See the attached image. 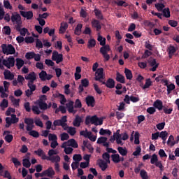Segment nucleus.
Wrapping results in <instances>:
<instances>
[{
  "mask_svg": "<svg viewBox=\"0 0 179 179\" xmlns=\"http://www.w3.org/2000/svg\"><path fill=\"white\" fill-rule=\"evenodd\" d=\"M8 68V69H10V68H13L15 66V57L10 56L7 60L0 59V69H5V67Z\"/></svg>",
  "mask_w": 179,
  "mask_h": 179,
  "instance_id": "obj_1",
  "label": "nucleus"
},
{
  "mask_svg": "<svg viewBox=\"0 0 179 179\" xmlns=\"http://www.w3.org/2000/svg\"><path fill=\"white\" fill-rule=\"evenodd\" d=\"M93 124L96 127L97 125H103V119L99 118L97 115L87 116L85 118V125H89V124Z\"/></svg>",
  "mask_w": 179,
  "mask_h": 179,
  "instance_id": "obj_2",
  "label": "nucleus"
},
{
  "mask_svg": "<svg viewBox=\"0 0 179 179\" xmlns=\"http://www.w3.org/2000/svg\"><path fill=\"white\" fill-rule=\"evenodd\" d=\"M1 48L3 54H6V55H13L16 52V49L12 44H2Z\"/></svg>",
  "mask_w": 179,
  "mask_h": 179,
  "instance_id": "obj_3",
  "label": "nucleus"
},
{
  "mask_svg": "<svg viewBox=\"0 0 179 179\" xmlns=\"http://www.w3.org/2000/svg\"><path fill=\"white\" fill-rule=\"evenodd\" d=\"M110 51H111V48H110V45H105L100 48L99 52L103 55L104 58V62L110 61V55H108V52H110Z\"/></svg>",
  "mask_w": 179,
  "mask_h": 179,
  "instance_id": "obj_4",
  "label": "nucleus"
},
{
  "mask_svg": "<svg viewBox=\"0 0 179 179\" xmlns=\"http://www.w3.org/2000/svg\"><path fill=\"white\" fill-rule=\"evenodd\" d=\"M104 72V69L99 68L97 69V71L95 72V80L96 82H100V83H103L104 80V74L103 73Z\"/></svg>",
  "mask_w": 179,
  "mask_h": 179,
  "instance_id": "obj_5",
  "label": "nucleus"
},
{
  "mask_svg": "<svg viewBox=\"0 0 179 179\" xmlns=\"http://www.w3.org/2000/svg\"><path fill=\"white\" fill-rule=\"evenodd\" d=\"M52 61H55L56 64H59L64 61V55L58 53L57 50H55L52 52Z\"/></svg>",
  "mask_w": 179,
  "mask_h": 179,
  "instance_id": "obj_6",
  "label": "nucleus"
},
{
  "mask_svg": "<svg viewBox=\"0 0 179 179\" xmlns=\"http://www.w3.org/2000/svg\"><path fill=\"white\" fill-rule=\"evenodd\" d=\"M85 103L87 107H94L96 106V99H94V96L88 95L85 98Z\"/></svg>",
  "mask_w": 179,
  "mask_h": 179,
  "instance_id": "obj_7",
  "label": "nucleus"
},
{
  "mask_svg": "<svg viewBox=\"0 0 179 179\" xmlns=\"http://www.w3.org/2000/svg\"><path fill=\"white\" fill-rule=\"evenodd\" d=\"M102 85H105L108 89H114L115 87V81L113 78H108L106 82L104 80L102 82Z\"/></svg>",
  "mask_w": 179,
  "mask_h": 179,
  "instance_id": "obj_8",
  "label": "nucleus"
},
{
  "mask_svg": "<svg viewBox=\"0 0 179 179\" xmlns=\"http://www.w3.org/2000/svg\"><path fill=\"white\" fill-rule=\"evenodd\" d=\"M89 86V80L87 78L81 80V84L78 87V93H83L85 90L83 87H87Z\"/></svg>",
  "mask_w": 179,
  "mask_h": 179,
  "instance_id": "obj_9",
  "label": "nucleus"
},
{
  "mask_svg": "<svg viewBox=\"0 0 179 179\" xmlns=\"http://www.w3.org/2000/svg\"><path fill=\"white\" fill-rule=\"evenodd\" d=\"M42 176H43V177H52V176H55V171H54L52 167H49L42 172Z\"/></svg>",
  "mask_w": 179,
  "mask_h": 179,
  "instance_id": "obj_10",
  "label": "nucleus"
},
{
  "mask_svg": "<svg viewBox=\"0 0 179 179\" xmlns=\"http://www.w3.org/2000/svg\"><path fill=\"white\" fill-rule=\"evenodd\" d=\"M10 19L12 23H19L20 22H22V17L20 16V14L17 13H13Z\"/></svg>",
  "mask_w": 179,
  "mask_h": 179,
  "instance_id": "obj_11",
  "label": "nucleus"
},
{
  "mask_svg": "<svg viewBox=\"0 0 179 179\" xmlns=\"http://www.w3.org/2000/svg\"><path fill=\"white\" fill-rule=\"evenodd\" d=\"M22 17H25L27 20L33 19V11H20Z\"/></svg>",
  "mask_w": 179,
  "mask_h": 179,
  "instance_id": "obj_12",
  "label": "nucleus"
},
{
  "mask_svg": "<svg viewBox=\"0 0 179 179\" xmlns=\"http://www.w3.org/2000/svg\"><path fill=\"white\" fill-rule=\"evenodd\" d=\"M82 122H83V119L82 117L79 116V115H76V118L73 122V127H80V124H82Z\"/></svg>",
  "mask_w": 179,
  "mask_h": 179,
  "instance_id": "obj_13",
  "label": "nucleus"
},
{
  "mask_svg": "<svg viewBox=\"0 0 179 179\" xmlns=\"http://www.w3.org/2000/svg\"><path fill=\"white\" fill-rule=\"evenodd\" d=\"M34 153L35 155H37V156H38L39 157H41L42 160H47L48 156L41 148L38 149V150H35Z\"/></svg>",
  "mask_w": 179,
  "mask_h": 179,
  "instance_id": "obj_14",
  "label": "nucleus"
},
{
  "mask_svg": "<svg viewBox=\"0 0 179 179\" xmlns=\"http://www.w3.org/2000/svg\"><path fill=\"white\" fill-rule=\"evenodd\" d=\"M27 158L23 159H22V166L24 167H26V169L30 168V166H31V163H30V152H28L27 154Z\"/></svg>",
  "mask_w": 179,
  "mask_h": 179,
  "instance_id": "obj_15",
  "label": "nucleus"
},
{
  "mask_svg": "<svg viewBox=\"0 0 179 179\" xmlns=\"http://www.w3.org/2000/svg\"><path fill=\"white\" fill-rule=\"evenodd\" d=\"M153 107L155 108H157V110H159V111H162V110L164 108V106H163V101H162V100L160 99H157L154 103H153Z\"/></svg>",
  "mask_w": 179,
  "mask_h": 179,
  "instance_id": "obj_16",
  "label": "nucleus"
},
{
  "mask_svg": "<svg viewBox=\"0 0 179 179\" xmlns=\"http://www.w3.org/2000/svg\"><path fill=\"white\" fill-rule=\"evenodd\" d=\"M46 160L49 162H52V163H59L61 162V157L59 155L52 156V157H48Z\"/></svg>",
  "mask_w": 179,
  "mask_h": 179,
  "instance_id": "obj_17",
  "label": "nucleus"
},
{
  "mask_svg": "<svg viewBox=\"0 0 179 179\" xmlns=\"http://www.w3.org/2000/svg\"><path fill=\"white\" fill-rule=\"evenodd\" d=\"M92 27L96 29V31H100L101 30V24H100V22L97 20H93L92 21Z\"/></svg>",
  "mask_w": 179,
  "mask_h": 179,
  "instance_id": "obj_18",
  "label": "nucleus"
},
{
  "mask_svg": "<svg viewBox=\"0 0 179 179\" xmlns=\"http://www.w3.org/2000/svg\"><path fill=\"white\" fill-rule=\"evenodd\" d=\"M67 143L68 146H71V148H74V149H78L79 146L78 145V142H76V141L73 138L68 140Z\"/></svg>",
  "mask_w": 179,
  "mask_h": 179,
  "instance_id": "obj_19",
  "label": "nucleus"
},
{
  "mask_svg": "<svg viewBox=\"0 0 179 179\" xmlns=\"http://www.w3.org/2000/svg\"><path fill=\"white\" fill-rule=\"evenodd\" d=\"M66 107L68 108V111L70 113L76 114V110H73V101H70L68 103H66Z\"/></svg>",
  "mask_w": 179,
  "mask_h": 179,
  "instance_id": "obj_20",
  "label": "nucleus"
},
{
  "mask_svg": "<svg viewBox=\"0 0 179 179\" xmlns=\"http://www.w3.org/2000/svg\"><path fill=\"white\" fill-rule=\"evenodd\" d=\"M3 75L6 80H13V79L15 78V76L12 74L9 70L6 71L3 73Z\"/></svg>",
  "mask_w": 179,
  "mask_h": 179,
  "instance_id": "obj_21",
  "label": "nucleus"
},
{
  "mask_svg": "<svg viewBox=\"0 0 179 179\" xmlns=\"http://www.w3.org/2000/svg\"><path fill=\"white\" fill-rule=\"evenodd\" d=\"M38 105L40 110H43V111H45V110L48 108V104H47L44 101H38Z\"/></svg>",
  "mask_w": 179,
  "mask_h": 179,
  "instance_id": "obj_22",
  "label": "nucleus"
},
{
  "mask_svg": "<svg viewBox=\"0 0 179 179\" xmlns=\"http://www.w3.org/2000/svg\"><path fill=\"white\" fill-rule=\"evenodd\" d=\"M68 29V23L67 22H62L59 28L60 34H64L66 29Z\"/></svg>",
  "mask_w": 179,
  "mask_h": 179,
  "instance_id": "obj_23",
  "label": "nucleus"
},
{
  "mask_svg": "<svg viewBox=\"0 0 179 179\" xmlns=\"http://www.w3.org/2000/svg\"><path fill=\"white\" fill-rule=\"evenodd\" d=\"M116 80L120 83H125V77L119 72H117L116 73Z\"/></svg>",
  "mask_w": 179,
  "mask_h": 179,
  "instance_id": "obj_24",
  "label": "nucleus"
},
{
  "mask_svg": "<svg viewBox=\"0 0 179 179\" xmlns=\"http://www.w3.org/2000/svg\"><path fill=\"white\" fill-rule=\"evenodd\" d=\"M169 136V133L166 131H161L159 134V138H161L163 141V143H166V141H167V137Z\"/></svg>",
  "mask_w": 179,
  "mask_h": 179,
  "instance_id": "obj_25",
  "label": "nucleus"
},
{
  "mask_svg": "<svg viewBox=\"0 0 179 179\" xmlns=\"http://www.w3.org/2000/svg\"><path fill=\"white\" fill-rule=\"evenodd\" d=\"M94 13H95V16L96 17H97V19H99L100 20H103V19H104V17H103V13H101V10L95 8L94 10Z\"/></svg>",
  "mask_w": 179,
  "mask_h": 179,
  "instance_id": "obj_26",
  "label": "nucleus"
},
{
  "mask_svg": "<svg viewBox=\"0 0 179 179\" xmlns=\"http://www.w3.org/2000/svg\"><path fill=\"white\" fill-rule=\"evenodd\" d=\"M99 166L100 169H101L102 171H106V170H107V167H108V165H107V163H106V162H104L102 159L99 160Z\"/></svg>",
  "mask_w": 179,
  "mask_h": 179,
  "instance_id": "obj_27",
  "label": "nucleus"
},
{
  "mask_svg": "<svg viewBox=\"0 0 179 179\" xmlns=\"http://www.w3.org/2000/svg\"><path fill=\"white\" fill-rule=\"evenodd\" d=\"M117 151L121 156H127V155H128V150H127V148L118 147Z\"/></svg>",
  "mask_w": 179,
  "mask_h": 179,
  "instance_id": "obj_28",
  "label": "nucleus"
},
{
  "mask_svg": "<svg viewBox=\"0 0 179 179\" xmlns=\"http://www.w3.org/2000/svg\"><path fill=\"white\" fill-rule=\"evenodd\" d=\"M83 25H82V24H78L77 25V27L75 29V31L74 34H76V36H80V34H82V27Z\"/></svg>",
  "mask_w": 179,
  "mask_h": 179,
  "instance_id": "obj_29",
  "label": "nucleus"
},
{
  "mask_svg": "<svg viewBox=\"0 0 179 179\" xmlns=\"http://www.w3.org/2000/svg\"><path fill=\"white\" fill-rule=\"evenodd\" d=\"M24 65V61L20 58L16 59V66L17 69H20Z\"/></svg>",
  "mask_w": 179,
  "mask_h": 179,
  "instance_id": "obj_30",
  "label": "nucleus"
},
{
  "mask_svg": "<svg viewBox=\"0 0 179 179\" xmlns=\"http://www.w3.org/2000/svg\"><path fill=\"white\" fill-rule=\"evenodd\" d=\"M54 97H60L62 99L61 100V104H65L66 103V99L65 98V96L64 94L57 93L53 94Z\"/></svg>",
  "mask_w": 179,
  "mask_h": 179,
  "instance_id": "obj_31",
  "label": "nucleus"
},
{
  "mask_svg": "<svg viewBox=\"0 0 179 179\" xmlns=\"http://www.w3.org/2000/svg\"><path fill=\"white\" fill-rule=\"evenodd\" d=\"M100 45L104 46L106 45V38H103L100 35V33H98V38H97Z\"/></svg>",
  "mask_w": 179,
  "mask_h": 179,
  "instance_id": "obj_32",
  "label": "nucleus"
},
{
  "mask_svg": "<svg viewBox=\"0 0 179 179\" xmlns=\"http://www.w3.org/2000/svg\"><path fill=\"white\" fill-rule=\"evenodd\" d=\"M124 73L127 80H131L133 78L132 71L128 69H124Z\"/></svg>",
  "mask_w": 179,
  "mask_h": 179,
  "instance_id": "obj_33",
  "label": "nucleus"
},
{
  "mask_svg": "<svg viewBox=\"0 0 179 179\" xmlns=\"http://www.w3.org/2000/svg\"><path fill=\"white\" fill-rule=\"evenodd\" d=\"M111 159L113 163L117 164L120 163V155L119 154H113L111 155Z\"/></svg>",
  "mask_w": 179,
  "mask_h": 179,
  "instance_id": "obj_34",
  "label": "nucleus"
},
{
  "mask_svg": "<svg viewBox=\"0 0 179 179\" xmlns=\"http://www.w3.org/2000/svg\"><path fill=\"white\" fill-rule=\"evenodd\" d=\"M34 114H36V115H39V114H41V110H40V107L37 106H32L31 108Z\"/></svg>",
  "mask_w": 179,
  "mask_h": 179,
  "instance_id": "obj_35",
  "label": "nucleus"
},
{
  "mask_svg": "<svg viewBox=\"0 0 179 179\" xmlns=\"http://www.w3.org/2000/svg\"><path fill=\"white\" fill-rule=\"evenodd\" d=\"M34 124H35L36 127H40L41 128H43V127H44V124H43V122L41 121L40 117L35 118Z\"/></svg>",
  "mask_w": 179,
  "mask_h": 179,
  "instance_id": "obj_36",
  "label": "nucleus"
},
{
  "mask_svg": "<svg viewBox=\"0 0 179 179\" xmlns=\"http://www.w3.org/2000/svg\"><path fill=\"white\" fill-rule=\"evenodd\" d=\"M94 47H96V41L94 38L90 39L88 41V44H87V48H93Z\"/></svg>",
  "mask_w": 179,
  "mask_h": 179,
  "instance_id": "obj_37",
  "label": "nucleus"
},
{
  "mask_svg": "<svg viewBox=\"0 0 179 179\" xmlns=\"http://www.w3.org/2000/svg\"><path fill=\"white\" fill-rule=\"evenodd\" d=\"M163 16L164 17L169 18L171 16L170 14V8H166L164 10H162Z\"/></svg>",
  "mask_w": 179,
  "mask_h": 179,
  "instance_id": "obj_38",
  "label": "nucleus"
},
{
  "mask_svg": "<svg viewBox=\"0 0 179 179\" xmlns=\"http://www.w3.org/2000/svg\"><path fill=\"white\" fill-rule=\"evenodd\" d=\"M46 76H47V71H42L41 73H39V78L42 82H44L46 80Z\"/></svg>",
  "mask_w": 179,
  "mask_h": 179,
  "instance_id": "obj_39",
  "label": "nucleus"
},
{
  "mask_svg": "<svg viewBox=\"0 0 179 179\" xmlns=\"http://www.w3.org/2000/svg\"><path fill=\"white\" fill-rule=\"evenodd\" d=\"M36 53L34 52H28L25 54L26 59H33Z\"/></svg>",
  "mask_w": 179,
  "mask_h": 179,
  "instance_id": "obj_40",
  "label": "nucleus"
},
{
  "mask_svg": "<svg viewBox=\"0 0 179 179\" xmlns=\"http://www.w3.org/2000/svg\"><path fill=\"white\" fill-rule=\"evenodd\" d=\"M24 122L27 125H33V124H34V119L31 117H26Z\"/></svg>",
  "mask_w": 179,
  "mask_h": 179,
  "instance_id": "obj_41",
  "label": "nucleus"
},
{
  "mask_svg": "<svg viewBox=\"0 0 179 179\" xmlns=\"http://www.w3.org/2000/svg\"><path fill=\"white\" fill-rule=\"evenodd\" d=\"M167 87V94H170V93H171V92H173V90H174V89H176V85L173 83H171L170 85H168L166 86Z\"/></svg>",
  "mask_w": 179,
  "mask_h": 179,
  "instance_id": "obj_42",
  "label": "nucleus"
},
{
  "mask_svg": "<svg viewBox=\"0 0 179 179\" xmlns=\"http://www.w3.org/2000/svg\"><path fill=\"white\" fill-rule=\"evenodd\" d=\"M11 162H13L15 167H19V166H22V163H20V161L17 159L16 157H13L11 159Z\"/></svg>",
  "mask_w": 179,
  "mask_h": 179,
  "instance_id": "obj_43",
  "label": "nucleus"
},
{
  "mask_svg": "<svg viewBox=\"0 0 179 179\" xmlns=\"http://www.w3.org/2000/svg\"><path fill=\"white\" fill-rule=\"evenodd\" d=\"M140 176L142 179H149V176H148V172L145 171V169H142L140 171Z\"/></svg>",
  "mask_w": 179,
  "mask_h": 179,
  "instance_id": "obj_44",
  "label": "nucleus"
},
{
  "mask_svg": "<svg viewBox=\"0 0 179 179\" xmlns=\"http://www.w3.org/2000/svg\"><path fill=\"white\" fill-rule=\"evenodd\" d=\"M80 135H81V136H84L85 138H89V136L92 135V132L87 131V129H86L85 131H81L80 132Z\"/></svg>",
  "mask_w": 179,
  "mask_h": 179,
  "instance_id": "obj_45",
  "label": "nucleus"
},
{
  "mask_svg": "<svg viewBox=\"0 0 179 179\" xmlns=\"http://www.w3.org/2000/svg\"><path fill=\"white\" fill-rule=\"evenodd\" d=\"M99 134L100 135H111V131H110L109 129H104L103 128H101L100 129L99 131Z\"/></svg>",
  "mask_w": 179,
  "mask_h": 179,
  "instance_id": "obj_46",
  "label": "nucleus"
},
{
  "mask_svg": "<svg viewBox=\"0 0 179 179\" xmlns=\"http://www.w3.org/2000/svg\"><path fill=\"white\" fill-rule=\"evenodd\" d=\"M73 160H74L75 162L79 163L82 160V155L80 154H75L73 156Z\"/></svg>",
  "mask_w": 179,
  "mask_h": 179,
  "instance_id": "obj_47",
  "label": "nucleus"
},
{
  "mask_svg": "<svg viewBox=\"0 0 179 179\" xmlns=\"http://www.w3.org/2000/svg\"><path fill=\"white\" fill-rule=\"evenodd\" d=\"M67 132L68 134H69V135H71V136H73L76 134V128L70 127H69Z\"/></svg>",
  "mask_w": 179,
  "mask_h": 179,
  "instance_id": "obj_48",
  "label": "nucleus"
},
{
  "mask_svg": "<svg viewBox=\"0 0 179 179\" xmlns=\"http://www.w3.org/2000/svg\"><path fill=\"white\" fill-rule=\"evenodd\" d=\"M36 78L37 77H36V73L34 72L29 73L27 76H25L26 80H29L31 79H36Z\"/></svg>",
  "mask_w": 179,
  "mask_h": 179,
  "instance_id": "obj_49",
  "label": "nucleus"
},
{
  "mask_svg": "<svg viewBox=\"0 0 179 179\" xmlns=\"http://www.w3.org/2000/svg\"><path fill=\"white\" fill-rule=\"evenodd\" d=\"M152 86V80L150 78H148L145 81V83L144 86L143 87V89L145 90V89H149Z\"/></svg>",
  "mask_w": 179,
  "mask_h": 179,
  "instance_id": "obj_50",
  "label": "nucleus"
},
{
  "mask_svg": "<svg viewBox=\"0 0 179 179\" xmlns=\"http://www.w3.org/2000/svg\"><path fill=\"white\" fill-rule=\"evenodd\" d=\"M29 135H30V136H33V138H38V136H40V133L36 130H32L29 132Z\"/></svg>",
  "mask_w": 179,
  "mask_h": 179,
  "instance_id": "obj_51",
  "label": "nucleus"
},
{
  "mask_svg": "<svg viewBox=\"0 0 179 179\" xmlns=\"http://www.w3.org/2000/svg\"><path fill=\"white\" fill-rule=\"evenodd\" d=\"M3 34L6 36H10V27L9 26H5L3 28Z\"/></svg>",
  "mask_w": 179,
  "mask_h": 179,
  "instance_id": "obj_52",
  "label": "nucleus"
},
{
  "mask_svg": "<svg viewBox=\"0 0 179 179\" xmlns=\"http://www.w3.org/2000/svg\"><path fill=\"white\" fill-rule=\"evenodd\" d=\"M53 127H64V123L61 120H55L53 122Z\"/></svg>",
  "mask_w": 179,
  "mask_h": 179,
  "instance_id": "obj_53",
  "label": "nucleus"
},
{
  "mask_svg": "<svg viewBox=\"0 0 179 179\" xmlns=\"http://www.w3.org/2000/svg\"><path fill=\"white\" fill-rule=\"evenodd\" d=\"M158 162H159V158H157V155L156 154H153L150 160L151 164H155Z\"/></svg>",
  "mask_w": 179,
  "mask_h": 179,
  "instance_id": "obj_54",
  "label": "nucleus"
},
{
  "mask_svg": "<svg viewBox=\"0 0 179 179\" xmlns=\"http://www.w3.org/2000/svg\"><path fill=\"white\" fill-rule=\"evenodd\" d=\"M8 106V100L3 99L0 103V107H1V108H7Z\"/></svg>",
  "mask_w": 179,
  "mask_h": 179,
  "instance_id": "obj_55",
  "label": "nucleus"
},
{
  "mask_svg": "<svg viewBox=\"0 0 179 179\" xmlns=\"http://www.w3.org/2000/svg\"><path fill=\"white\" fill-rule=\"evenodd\" d=\"M107 137H99L98 139H97V141H96V143H98V145H101V143H103L105 142H107Z\"/></svg>",
  "mask_w": 179,
  "mask_h": 179,
  "instance_id": "obj_56",
  "label": "nucleus"
},
{
  "mask_svg": "<svg viewBox=\"0 0 179 179\" xmlns=\"http://www.w3.org/2000/svg\"><path fill=\"white\" fill-rule=\"evenodd\" d=\"M6 142H8V143H10L12 141H13V136L12 134H7L4 138Z\"/></svg>",
  "mask_w": 179,
  "mask_h": 179,
  "instance_id": "obj_57",
  "label": "nucleus"
},
{
  "mask_svg": "<svg viewBox=\"0 0 179 179\" xmlns=\"http://www.w3.org/2000/svg\"><path fill=\"white\" fill-rule=\"evenodd\" d=\"M3 6L4 8H6V9L12 10V6L10 5V3L8 0L3 1Z\"/></svg>",
  "mask_w": 179,
  "mask_h": 179,
  "instance_id": "obj_58",
  "label": "nucleus"
},
{
  "mask_svg": "<svg viewBox=\"0 0 179 179\" xmlns=\"http://www.w3.org/2000/svg\"><path fill=\"white\" fill-rule=\"evenodd\" d=\"M24 108L27 113H30V111H31V108H30V102H25L24 103Z\"/></svg>",
  "mask_w": 179,
  "mask_h": 179,
  "instance_id": "obj_59",
  "label": "nucleus"
},
{
  "mask_svg": "<svg viewBox=\"0 0 179 179\" xmlns=\"http://www.w3.org/2000/svg\"><path fill=\"white\" fill-rule=\"evenodd\" d=\"M172 142H176V140H174V136L171 135L167 141V145L171 146V148H173V146H171Z\"/></svg>",
  "mask_w": 179,
  "mask_h": 179,
  "instance_id": "obj_60",
  "label": "nucleus"
},
{
  "mask_svg": "<svg viewBox=\"0 0 179 179\" xmlns=\"http://www.w3.org/2000/svg\"><path fill=\"white\" fill-rule=\"evenodd\" d=\"M61 141H68L69 139V135L66 133H63L60 135Z\"/></svg>",
  "mask_w": 179,
  "mask_h": 179,
  "instance_id": "obj_61",
  "label": "nucleus"
},
{
  "mask_svg": "<svg viewBox=\"0 0 179 179\" xmlns=\"http://www.w3.org/2000/svg\"><path fill=\"white\" fill-rule=\"evenodd\" d=\"M24 41L27 44L34 43V38H33V36H27L25 38Z\"/></svg>",
  "mask_w": 179,
  "mask_h": 179,
  "instance_id": "obj_62",
  "label": "nucleus"
},
{
  "mask_svg": "<svg viewBox=\"0 0 179 179\" xmlns=\"http://www.w3.org/2000/svg\"><path fill=\"white\" fill-rule=\"evenodd\" d=\"M164 5L163 3H157L155 4L156 9L158 10L159 12L163 11V8H164Z\"/></svg>",
  "mask_w": 179,
  "mask_h": 179,
  "instance_id": "obj_63",
  "label": "nucleus"
},
{
  "mask_svg": "<svg viewBox=\"0 0 179 179\" xmlns=\"http://www.w3.org/2000/svg\"><path fill=\"white\" fill-rule=\"evenodd\" d=\"M48 139L49 141H52V142H54L55 141H57L58 138L57 137L56 134H49Z\"/></svg>",
  "mask_w": 179,
  "mask_h": 179,
  "instance_id": "obj_64",
  "label": "nucleus"
}]
</instances>
